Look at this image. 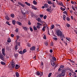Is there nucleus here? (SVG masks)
Returning a JSON list of instances; mask_svg holds the SVG:
<instances>
[{
	"mask_svg": "<svg viewBox=\"0 0 77 77\" xmlns=\"http://www.w3.org/2000/svg\"><path fill=\"white\" fill-rule=\"evenodd\" d=\"M56 33H57V35L59 36H60V38H62V36H63V34L62 33V32L60 30L58 29L56 31Z\"/></svg>",
	"mask_w": 77,
	"mask_h": 77,
	"instance_id": "nucleus-1",
	"label": "nucleus"
},
{
	"mask_svg": "<svg viewBox=\"0 0 77 77\" xmlns=\"http://www.w3.org/2000/svg\"><path fill=\"white\" fill-rule=\"evenodd\" d=\"M5 56L3 55V54H0V59H1V60H3V61H5Z\"/></svg>",
	"mask_w": 77,
	"mask_h": 77,
	"instance_id": "nucleus-2",
	"label": "nucleus"
},
{
	"mask_svg": "<svg viewBox=\"0 0 77 77\" xmlns=\"http://www.w3.org/2000/svg\"><path fill=\"white\" fill-rule=\"evenodd\" d=\"M65 73H66V72L65 70H63L62 71V72L60 74L62 77H64V75H65Z\"/></svg>",
	"mask_w": 77,
	"mask_h": 77,
	"instance_id": "nucleus-3",
	"label": "nucleus"
},
{
	"mask_svg": "<svg viewBox=\"0 0 77 77\" xmlns=\"http://www.w3.org/2000/svg\"><path fill=\"white\" fill-rule=\"evenodd\" d=\"M21 12L23 15L26 14V10H25V9H22L21 10Z\"/></svg>",
	"mask_w": 77,
	"mask_h": 77,
	"instance_id": "nucleus-4",
	"label": "nucleus"
},
{
	"mask_svg": "<svg viewBox=\"0 0 77 77\" xmlns=\"http://www.w3.org/2000/svg\"><path fill=\"white\" fill-rule=\"evenodd\" d=\"M35 48L36 47L35 46H33L30 48V51H34Z\"/></svg>",
	"mask_w": 77,
	"mask_h": 77,
	"instance_id": "nucleus-5",
	"label": "nucleus"
},
{
	"mask_svg": "<svg viewBox=\"0 0 77 77\" xmlns=\"http://www.w3.org/2000/svg\"><path fill=\"white\" fill-rule=\"evenodd\" d=\"M37 21H38V22H39V23H42L43 22L42 21V20H41V18H38V19H37Z\"/></svg>",
	"mask_w": 77,
	"mask_h": 77,
	"instance_id": "nucleus-6",
	"label": "nucleus"
},
{
	"mask_svg": "<svg viewBox=\"0 0 77 77\" xmlns=\"http://www.w3.org/2000/svg\"><path fill=\"white\" fill-rule=\"evenodd\" d=\"M51 65L52 66H54L55 65V63H54V60H51Z\"/></svg>",
	"mask_w": 77,
	"mask_h": 77,
	"instance_id": "nucleus-7",
	"label": "nucleus"
},
{
	"mask_svg": "<svg viewBox=\"0 0 77 77\" xmlns=\"http://www.w3.org/2000/svg\"><path fill=\"white\" fill-rule=\"evenodd\" d=\"M20 67V65H18V64H16L15 67V68L16 69H18Z\"/></svg>",
	"mask_w": 77,
	"mask_h": 77,
	"instance_id": "nucleus-8",
	"label": "nucleus"
},
{
	"mask_svg": "<svg viewBox=\"0 0 77 77\" xmlns=\"http://www.w3.org/2000/svg\"><path fill=\"white\" fill-rule=\"evenodd\" d=\"M5 49H2V53L3 55H4V56H5L6 55V54L5 53Z\"/></svg>",
	"mask_w": 77,
	"mask_h": 77,
	"instance_id": "nucleus-9",
	"label": "nucleus"
},
{
	"mask_svg": "<svg viewBox=\"0 0 77 77\" xmlns=\"http://www.w3.org/2000/svg\"><path fill=\"white\" fill-rule=\"evenodd\" d=\"M50 57H52V59L53 60H54V61H56V57H53L52 55H50Z\"/></svg>",
	"mask_w": 77,
	"mask_h": 77,
	"instance_id": "nucleus-10",
	"label": "nucleus"
},
{
	"mask_svg": "<svg viewBox=\"0 0 77 77\" xmlns=\"http://www.w3.org/2000/svg\"><path fill=\"white\" fill-rule=\"evenodd\" d=\"M15 66V63H11V66H12V68H14Z\"/></svg>",
	"mask_w": 77,
	"mask_h": 77,
	"instance_id": "nucleus-11",
	"label": "nucleus"
},
{
	"mask_svg": "<svg viewBox=\"0 0 77 77\" xmlns=\"http://www.w3.org/2000/svg\"><path fill=\"white\" fill-rule=\"evenodd\" d=\"M31 8L32 9H34V10H36L37 9V8L35 7L34 5H32L31 6Z\"/></svg>",
	"mask_w": 77,
	"mask_h": 77,
	"instance_id": "nucleus-12",
	"label": "nucleus"
},
{
	"mask_svg": "<svg viewBox=\"0 0 77 77\" xmlns=\"http://www.w3.org/2000/svg\"><path fill=\"white\" fill-rule=\"evenodd\" d=\"M18 5H20V6H22L23 8H24L25 7V5H23V4H21V3L20 2H18Z\"/></svg>",
	"mask_w": 77,
	"mask_h": 77,
	"instance_id": "nucleus-13",
	"label": "nucleus"
},
{
	"mask_svg": "<svg viewBox=\"0 0 77 77\" xmlns=\"http://www.w3.org/2000/svg\"><path fill=\"white\" fill-rule=\"evenodd\" d=\"M16 23L17 24H18L19 26H21L22 25V23H21L19 22L18 21H17Z\"/></svg>",
	"mask_w": 77,
	"mask_h": 77,
	"instance_id": "nucleus-14",
	"label": "nucleus"
},
{
	"mask_svg": "<svg viewBox=\"0 0 77 77\" xmlns=\"http://www.w3.org/2000/svg\"><path fill=\"white\" fill-rule=\"evenodd\" d=\"M33 3L34 4V5H37L38 3L37 2H36V1L35 0H34L33 1Z\"/></svg>",
	"mask_w": 77,
	"mask_h": 77,
	"instance_id": "nucleus-15",
	"label": "nucleus"
},
{
	"mask_svg": "<svg viewBox=\"0 0 77 77\" xmlns=\"http://www.w3.org/2000/svg\"><path fill=\"white\" fill-rule=\"evenodd\" d=\"M22 28L23 29H24V30H25V31L27 30V28L26 27H23Z\"/></svg>",
	"mask_w": 77,
	"mask_h": 77,
	"instance_id": "nucleus-16",
	"label": "nucleus"
},
{
	"mask_svg": "<svg viewBox=\"0 0 77 77\" xmlns=\"http://www.w3.org/2000/svg\"><path fill=\"white\" fill-rule=\"evenodd\" d=\"M56 26H57V27L59 28H60V25L59 24H55Z\"/></svg>",
	"mask_w": 77,
	"mask_h": 77,
	"instance_id": "nucleus-17",
	"label": "nucleus"
},
{
	"mask_svg": "<svg viewBox=\"0 0 77 77\" xmlns=\"http://www.w3.org/2000/svg\"><path fill=\"white\" fill-rule=\"evenodd\" d=\"M58 4L59 5H60V6H63V5L62 3V2H61V3L58 2Z\"/></svg>",
	"mask_w": 77,
	"mask_h": 77,
	"instance_id": "nucleus-18",
	"label": "nucleus"
},
{
	"mask_svg": "<svg viewBox=\"0 0 77 77\" xmlns=\"http://www.w3.org/2000/svg\"><path fill=\"white\" fill-rule=\"evenodd\" d=\"M18 45H15V47H14V49L15 50H17L18 49Z\"/></svg>",
	"mask_w": 77,
	"mask_h": 77,
	"instance_id": "nucleus-19",
	"label": "nucleus"
},
{
	"mask_svg": "<svg viewBox=\"0 0 77 77\" xmlns=\"http://www.w3.org/2000/svg\"><path fill=\"white\" fill-rule=\"evenodd\" d=\"M16 76L17 77H19L20 75H19V74H18V72H16Z\"/></svg>",
	"mask_w": 77,
	"mask_h": 77,
	"instance_id": "nucleus-20",
	"label": "nucleus"
},
{
	"mask_svg": "<svg viewBox=\"0 0 77 77\" xmlns=\"http://www.w3.org/2000/svg\"><path fill=\"white\" fill-rule=\"evenodd\" d=\"M44 6H45V7L46 8H48V4H45L44 5Z\"/></svg>",
	"mask_w": 77,
	"mask_h": 77,
	"instance_id": "nucleus-21",
	"label": "nucleus"
},
{
	"mask_svg": "<svg viewBox=\"0 0 77 77\" xmlns=\"http://www.w3.org/2000/svg\"><path fill=\"white\" fill-rule=\"evenodd\" d=\"M25 4H26V5H27V6H30V4L27 2H25Z\"/></svg>",
	"mask_w": 77,
	"mask_h": 77,
	"instance_id": "nucleus-22",
	"label": "nucleus"
},
{
	"mask_svg": "<svg viewBox=\"0 0 77 77\" xmlns=\"http://www.w3.org/2000/svg\"><path fill=\"white\" fill-rule=\"evenodd\" d=\"M10 16L11 17H12V18H14V17H15V15L13 14H11L10 15Z\"/></svg>",
	"mask_w": 77,
	"mask_h": 77,
	"instance_id": "nucleus-23",
	"label": "nucleus"
},
{
	"mask_svg": "<svg viewBox=\"0 0 77 77\" xmlns=\"http://www.w3.org/2000/svg\"><path fill=\"white\" fill-rule=\"evenodd\" d=\"M36 75H40V72H39V71H37L36 72Z\"/></svg>",
	"mask_w": 77,
	"mask_h": 77,
	"instance_id": "nucleus-24",
	"label": "nucleus"
},
{
	"mask_svg": "<svg viewBox=\"0 0 77 77\" xmlns=\"http://www.w3.org/2000/svg\"><path fill=\"white\" fill-rule=\"evenodd\" d=\"M46 11L47 12H51V9H50L49 8H48L46 9Z\"/></svg>",
	"mask_w": 77,
	"mask_h": 77,
	"instance_id": "nucleus-25",
	"label": "nucleus"
},
{
	"mask_svg": "<svg viewBox=\"0 0 77 77\" xmlns=\"http://www.w3.org/2000/svg\"><path fill=\"white\" fill-rule=\"evenodd\" d=\"M15 23H16V21L15 20H13L12 21V23L14 25H15Z\"/></svg>",
	"mask_w": 77,
	"mask_h": 77,
	"instance_id": "nucleus-26",
	"label": "nucleus"
},
{
	"mask_svg": "<svg viewBox=\"0 0 77 77\" xmlns=\"http://www.w3.org/2000/svg\"><path fill=\"white\" fill-rule=\"evenodd\" d=\"M29 29L31 32H32L33 31V28H32L31 27H29Z\"/></svg>",
	"mask_w": 77,
	"mask_h": 77,
	"instance_id": "nucleus-27",
	"label": "nucleus"
},
{
	"mask_svg": "<svg viewBox=\"0 0 77 77\" xmlns=\"http://www.w3.org/2000/svg\"><path fill=\"white\" fill-rule=\"evenodd\" d=\"M72 8L74 11H76V10H75V9L74 8V6H72Z\"/></svg>",
	"mask_w": 77,
	"mask_h": 77,
	"instance_id": "nucleus-28",
	"label": "nucleus"
},
{
	"mask_svg": "<svg viewBox=\"0 0 77 77\" xmlns=\"http://www.w3.org/2000/svg\"><path fill=\"white\" fill-rule=\"evenodd\" d=\"M48 4H50V5L53 4V3L51 2V1H48Z\"/></svg>",
	"mask_w": 77,
	"mask_h": 77,
	"instance_id": "nucleus-29",
	"label": "nucleus"
},
{
	"mask_svg": "<svg viewBox=\"0 0 77 77\" xmlns=\"http://www.w3.org/2000/svg\"><path fill=\"white\" fill-rule=\"evenodd\" d=\"M7 42H11V38H8L7 40Z\"/></svg>",
	"mask_w": 77,
	"mask_h": 77,
	"instance_id": "nucleus-30",
	"label": "nucleus"
},
{
	"mask_svg": "<svg viewBox=\"0 0 77 77\" xmlns=\"http://www.w3.org/2000/svg\"><path fill=\"white\" fill-rule=\"evenodd\" d=\"M60 9L61 10L63 11H65V8H63L61 7Z\"/></svg>",
	"mask_w": 77,
	"mask_h": 77,
	"instance_id": "nucleus-31",
	"label": "nucleus"
},
{
	"mask_svg": "<svg viewBox=\"0 0 77 77\" xmlns=\"http://www.w3.org/2000/svg\"><path fill=\"white\" fill-rule=\"evenodd\" d=\"M66 19L68 21H70V18H69L68 17H66Z\"/></svg>",
	"mask_w": 77,
	"mask_h": 77,
	"instance_id": "nucleus-32",
	"label": "nucleus"
},
{
	"mask_svg": "<svg viewBox=\"0 0 77 77\" xmlns=\"http://www.w3.org/2000/svg\"><path fill=\"white\" fill-rule=\"evenodd\" d=\"M33 28L34 30H37V28L35 26H34Z\"/></svg>",
	"mask_w": 77,
	"mask_h": 77,
	"instance_id": "nucleus-33",
	"label": "nucleus"
},
{
	"mask_svg": "<svg viewBox=\"0 0 77 77\" xmlns=\"http://www.w3.org/2000/svg\"><path fill=\"white\" fill-rule=\"evenodd\" d=\"M26 51H27V50H26V49H24L23 51V54H24V53H26Z\"/></svg>",
	"mask_w": 77,
	"mask_h": 77,
	"instance_id": "nucleus-34",
	"label": "nucleus"
},
{
	"mask_svg": "<svg viewBox=\"0 0 77 77\" xmlns=\"http://www.w3.org/2000/svg\"><path fill=\"white\" fill-rule=\"evenodd\" d=\"M64 37V36L63 35V36H61V37L60 38L61 39V41H63V38Z\"/></svg>",
	"mask_w": 77,
	"mask_h": 77,
	"instance_id": "nucleus-35",
	"label": "nucleus"
},
{
	"mask_svg": "<svg viewBox=\"0 0 77 77\" xmlns=\"http://www.w3.org/2000/svg\"><path fill=\"white\" fill-rule=\"evenodd\" d=\"M66 19V16L65 15H63V19L64 20H65Z\"/></svg>",
	"mask_w": 77,
	"mask_h": 77,
	"instance_id": "nucleus-36",
	"label": "nucleus"
},
{
	"mask_svg": "<svg viewBox=\"0 0 77 77\" xmlns=\"http://www.w3.org/2000/svg\"><path fill=\"white\" fill-rule=\"evenodd\" d=\"M66 39L67 40V41H70V40H71V38L67 37L66 38Z\"/></svg>",
	"mask_w": 77,
	"mask_h": 77,
	"instance_id": "nucleus-37",
	"label": "nucleus"
},
{
	"mask_svg": "<svg viewBox=\"0 0 77 77\" xmlns=\"http://www.w3.org/2000/svg\"><path fill=\"white\" fill-rule=\"evenodd\" d=\"M69 71H70L73 74H74V72H73V71L72 70V69H69Z\"/></svg>",
	"mask_w": 77,
	"mask_h": 77,
	"instance_id": "nucleus-38",
	"label": "nucleus"
},
{
	"mask_svg": "<svg viewBox=\"0 0 77 77\" xmlns=\"http://www.w3.org/2000/svg\"><path fill=\"white\" fill-rule=\"evenodd\" d=\"M66 26H67V27H70V25L68 23H67L66 24Z\"/></svg>",
	"mask_w": 77,
	"mask_h": 77,
	"instance_id": "nucleus-39",
	"label": "nucleus"
},
{
	"mask_svg": "<svg viewBox=\"0 0 77 77\" xmlns=\"http://www.w3.org/2000/svg\"><path fill=\"white\" fill-rule=\"evenodd\" d=\"M5 18H6V19H7V20H9V17H8V16H6L5 17Z\"/></svg>",
	"mask_w": 77,
	"mask_h": 77,
	"instance_id": "nucleus-40",
	"label": "nucleus"
},
{
	"mask_svg": "<svg viewBox=\"0 0 77 77\" xmlns=\"http://www.w3.org/2000/svg\"><path fill=\"white\" fill-rule=\"evenodd\" d=\"M54 27V25H53L51 26V28L52 29H53Z\"/></svg>",
	"mask_w": 77,
	"mask_h": 77,
	"instance_id": "nucleus-41",
	"label": "nucleus"
},
{
	"mask_svg": "<svg viewBox=\"0 0 77 77\" xmlns=\"http://www.w3.org/2000/svg\"><path fill=\"white\" fill-rule=\"evenodd\" d=\"M52 73H50L48 74V77H51V75Z\"/></svg>",
	"mask_w": 77,
	"mask_h": 77,
	"instance_id": "nucleus-42",
	"label": "nucleus"
},
{
	"mask_svg": "<svg viewBox=\"0 0 77 77\" xmlns=\"http://www.w3.org/2000/svg\"><path fill=\"white\" fill-rule=\"evenodd\" d=\"M19 54H23V51H20L19 52Z\"/></svg>",
	"mask_w": 77,
	"mask_h": 77,
	"instance_id": "nucleus-43",
	"label": "nucleus"
},
{
	"mask_svg": "<svg viewBox=\"0 0 77 77\" xmlns=\"http://www.w3.org/2000/svg\"><path fill=\"white\" fill-rule=\"evenodd\" d=\"M1 64H2V65H5V63L3 62H1Z\"/></svg>",
	"mask_w": 77,
	"mask_h": 77,
	"instance_id": "nucleus-44",
	"label": "nucleus"
},
{
	"mask_svg": "<svg viewBox=\"0 0 77 77\" xmlns=\"http://www.w3.org/2000/svg\"><path fill=\"white\" fill-rule=\"evenodd\" d=\"M60 68H64V66L61 65L60 66Z\"/></svg>",
	"mask_w": 77,
	"mask_h": 77,
	"instance_id": "nucleus-45",
	"label": "nucleus"
},
{
	"mask_svg": "<svg viewBox=\"0 0 77 77\" xmlns=\"http://www.w3.org/2000/svg\"><path fill=\"white\" fill-rule=\"evenodd\" d=\"M14 56L16 58H17V57H18V54H14Z\"/></svg>",
	"mask_w": 77,
	"mask_h": 77,
	"instance_id": "nucleus-46",
	"label": "nucleus"
},
{
	"mask_svg": "<svg viewBox=\"0 0 77 77\" xmlns=\"http://www.w3.org/2000/svg\"><path fill=\"white\" fill-rule=\"evenodd\" d=\"M53 39L55 41H56V40H57V38L56 37H54L53 38Z\"/></svg>",
	"mask_w": 77,
	"mask_h": 77,
	"instance_id": "nucleus-47",
	"label": "nucleus"
},
{
	"mask_svg": "<svg viewBox=\"0 0 77 77\" xmlns=\"http://www.w3.org/2000/svg\"><path fill=\"white\" fill-rule=\"evenodd\" d=\"M43 18L44 19V20H45V19L47 18V16L46 15L44 16L43 17Z\"/></svg>",
	"mask_w": 77,
	"mask_h": 77,
	"instance_id": "nucleus-48",
	"label": "nucleus"
},
{
	"mask_svg": "<svg viewBox=\"0 0 77 77\" xmlns=\"http://www.w3.org/2000/svg\"><path fill=\"white\" fill-rule=\"evenodd\" d=\"M63 14H65L66 15L67 14V13L66 11H64L63 12Z\"/></svg>",
	"mask_w": 77,
	"mask_h": 77,
	"instance_id": "nucleus-49",
	"label": "nucleus"
},
{
	"mask_svg": "<svg viewBox=\"0 0 77 77\" xmlns=\"http://www.w3.org/2000/svg\"><path fill=\"white\" fill-rule=\"evenodd\" d=\"M40 18H42V17H44V15H43V14H40Z\"/></svg>",
	"mask_w": 77,
	"mask_h": 77,
	"instance_id": "nucleus-50",
	"label": "nucleus"
},
{
	"mask_svg": "<svg viewBox=\"0 0 77 77\" xmlns=\"http://www.w3.org/2000/svg\"><path fill=\"white\" fill-rule=\"evenodd\" d=\"M36 27L37 28V29H40V26L38 25L36 26Z\"/></svg>",
	"mask_w": 77,
	"mask_h": 77,
	"instance_id": "nucleus-51",
	"label": "nucleus"
},
{
	"mask_svg": "<svg viewBox=\"0 0 77 77\" xmlns=\"http://www.w3.org/2000/svg\"><path fill=\"white\" fill-rule=\"evenodd\" d=\"M37 25H39V26H41V25H42V24L41 23H37Z\"/></svg>",
	"mask_w": 77,
	"mask_h": 77,
	"instance_id": "nucleus-52",
	"label": "nucleus"
},
{
	"mask_svg": "<svg viewBox=\"0 0 77 77\" xmlns=\"http://www.w3.org/2000/svg\"><path fill=\"white\" fill-rule=\"evenodd\" d=\"M69 60L71 62H72V63H74L75 62L74 61L72 60Z\"/></svg>",
	"mask_w": 77,
	"mask_h": 77,
	"instance_id": "nucleus-53",
	"label": "nucleus"
},
{
	"mask_svg": "<svg viewBox=\"0 0 77 77\" xmlns=\"http://www.w3.org/2000/svg\"><path fill=\"white\" fill-rule=\"evenodd\" d=\"M43 38L45 39H47V38L46 37V36H45V35H44V36L43 37Z\"/></svg>",
	"mask_w": 77,
	"mask_h": 77,
	"instance_id": "nucleus-54",
	"label": "nucleus"
},
{
	"mask_svg": "<svg viewBox=\"0 0 77 77\" xmlns=\"http://www.w3.org/2000/svg\"><path fill=\"white\" fill-rule=\"evenodd\" d=\"M26 14H29V11H27V10H26Z\"/></svg>",
	"mask_w": 77,
	"mask_h": 77,
	"instance_id": "nucleus-55",
	"label": "nucleus"
},
{
	"mask_svg": "<svg viewBox=\"0 0 77 77\" xmlns=\"http://www.w3.org/2000/svg\"><path fill=\"white\" fill-rule=\"evenodd\" d=\"M61 76H62L61 75V74H60L58 75L57 77H61Z\"/></svg>",
	"mask_w": 77,
	"mask_h": 77,
	"instance_id": "nucleus-56",
	"label": "nucleus"
},
{
	"mask_svg": "<svg viewBox=\"0 0 77 77\" xmlns=\"http://www.w3.org/2000/svg\"><path fill=\"white\" fill-rule=\"evenodd\" d=\"M31 45H30V44L29 43H27V46H28V47H30Z\"/></svg>",
	"mask_w": 77,
	"mask_h": 77,
	"instance_id": "nucleus-57",
	"label": "nucleus"
},
{
	"mask_svg": "<svg viewBox=\"0 0 77 77\" xmlns=\"http://www.w3.org/2000/svg\"><path fill=\"white\" fill-rule=\"evenodd\" d=\"M52 6H53V8H54V7H55L54 5V3H52Z\"/></svg>",
	"mask_w": 77,
	"mask_h": 77,
	"instance_id": "nucleus-58",
	"label": "nucleus"
},
{
	"mask_svg": "<svg viewBox=\"0 0 77 77\" xmlns=\"http://www.w3.org/2000/svg\"><path fill=\"white\" fill-rule=\"evenodd\" d=\"M11 37H12V38H13V37H14V35L12 34L11 35Z\"/></svg>",
	"mask_w": 77,
	"mask_h": 77,
	"instance_id": "nucleus-59",
	"label": "nucleus"
},
{
	"mask_svg": "<svg viewBox=\"0 0 77 77\" xmlns=\"http://www.w3.org/2000/svg\"><path fill=\"white\" fill-rule=\"evenodd\" d=\"M19 38H20V36H17V39H16L18 40L19 39Z\"/></svg>",
	"mask_w": 77,
	"mask_h": 77,
	"instance_id": "nucleus-60",
	"label": "nucleus"
},
{
	"mask_svg": "<svg viewBox=\"0 0 77 77\" xmlns=\"http://www.w3.org/2000/svg\"><path fill=\"white\" fill-rule=\"evenodd\" d=\"M18 28H17L15 30V32H18Z\"/></svg>",
	"mask_w": 77,
	"mask_h": 77,
	"instance_id": "nucleus-61",
	"label": "nucleus"
},
{
	"mask_svg": "<svg viewBox=\"0 0 77 77\" xmlns=\"http://www.w3.org/2000/svg\"><path fill=\"white\" fill-rule=\"evenodd\" d=\"M28 24L29 25H31V23L30 22V21H29L28 22Z\"/></svg>",
	"mask_w": 77,
	"mask_h": 77,
	"instance_id": "nucleus-62",
	"label": "nucleus"
},
{
	"mask_svg": "<svg viewBox=\"0 0 77 77\" xmlns=\"http://www.w3.org/2000/svg\"><path fill=\"white\" fill-rule=\"evenodd\" d=\"M74 32H75L76 34L77 35V30H74Z\"/></svg>",
	"mask_w": 77,
	"mask_h": 77,
	"instance_id": "nucleus-63",
	"label": "nucleus"
},
{
	"mask_svg": "<svg viewBox=\"0 0 77 77\" xmlns=\"http://www.w3.org/2000/svg\"><path fill=\"white\" fill-rule=\"evenodd\" d=\"M50 52L51 53H53V50L52 49L50 50Z\"/></svg>",
	"mask_w": 77,
	"mask_h": 77,
	"instance_id": "nucleus-64",
	"label": "nucleus"
}]
</instances>
